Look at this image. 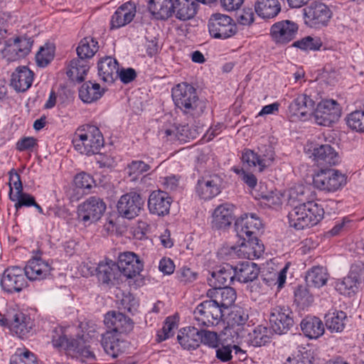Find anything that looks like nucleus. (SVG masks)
I'll return each instance as SVG.
<instances>
[{"mask_svg":"<svg viewBox=\"0 0 364 364\" xmlns=\"http://www.w3.org/2000/svg\"><path fill=\"white\" fill-rule=\"evenodd\" d=\"M171 93L175 105L186 115L198 117L206 109V102L200 100L196 90L186 82L176 85Z\"/></svg>","mask_w":364,"mask_h":364,"instance_id":"f257e3e1","label":"nucleus"},{"mask_svg":"<svg viewBox=\"0 0 364 364\" xmlns=\"http://www.w3.org/2000/svg\"><path fill=\"white\" fill-rule=\"evenodd\" d=\"M293 206L288 214V219L289 225L296 230H303L317 225L324 215L323 207L314 200H308L306 203Z\"/></svg>","mask_w":364,"mask_h":364,"instance_id":"f03ea898","label":"nucleus"},{"mask_svg":"<svg viewBox=\"0 0 364 364\" xmlns=\"http://www.w3.org/2000/svg\"><path fill=\"white\" fill-rule=\"evenodd\" d=\"M73 144L76 151L89 156L98 153L103 146L104 139L100 130L97 127L85 125L76 130Z\"/></svg>","mask_w":364,"mask_h":364,"instance_id":"7ed1b4c3","label":"nucleus"},{"mask_svg":"<svg viewBox=\"0 0 364 364\" xmlns=\"http://www.w3.org/2000/svg\"><path fill=\"white\" fill-rule=\"evenodd\" d=\"M0 323L20 338L27 336L32 331L33 321L30 316L18 308L10 306L6 314L0 318Z\"/></svg>","mask_w":364,"mask_h":364,"instance_id":"20e7f679","label":"nucleus"},{"mask_svg":"<svg viewBox=\"0 0 364 364\" xmlns=\"http://www.w3.org/2000/svg\"><path fill=\"white\" fill-rule=\"evenodd\" d=\"M223 316V310L220 309L211 299L200 303L193 311L194 325L198 327H209L219 324Z\"/></svg>","mask_w":364,"mask_h":364,"instance_id":"39448f33","label":"nucleus"},{"mask_svg":"<svg viewBox=\"0 0 364 364\" xmlns=\"http://www.w3.org/2000/svg\"><path fill=\"white\" fill-rule=\"evenodd\" d=\"M313 182L318 189L327 193H334L346 185V177L337 169H321L314 175Z\"/></svg>","mask_w":364,"mask_h":364,"instance_id":"423d86ee","label":"nucleus"},{"mask_svg":"<svg viewBox=\"0 0 364 364\" xmlns=\"http://www.w3.org/2000/svg\"><path fill=\"white\" fill-rule=\"evenodd\" d=\"M210 35L217 39H227L235 36L237 27L234 20L230 16L221 14H213L208 21Z\"/></svg>","mask_w":364,"mask_h":364,"instance_id":"0eeeda50","label":"nucleus"},{"mask_svg":"<svg viewBox=\"0 0 364 364\" xmlns=\"http://www.w3.org/2000/svg\"><path fill=\"white\" fill-rule=\"evenodd\" d=\"M0 285L9 294L18 293L27 287V277L23 268L18 266L7 267L3 272Z\"/></svg>","mask_w":364,"mask_h":364,"instance_id":"6e6552de","label":"nucleus"},{"mask_svg":"<svg viewBox=\"0 0 364 364\" xmlns=\"http://www.w3.org/2000/svg\"><path fill=\"white\" fill-rule=\"evenodd\" d=\"M106 204L98 197L92 196L79 205L77 218L85 225L97 221L104 214Z\"/></svg>","mask_w":364,"mask_h":364,"instance_id":"1a4fd4ad","label":"nucleus"},{"mask_svg":"<svg viewBox=\"0 0 364 364\" xmlns=\"http://www.w3.org/2000/svg\"><path fill=\"white\" fill-rule=\"evenodd\" d=\"M303 11L305 23L311 28L326 26L332 14L328 6L321 1H313Z\"/></svg>","mask_w":364,"mask_h":364,"instance_id":"9d476101","label":"nucleus"},{"mask_svg":"<svg viewBox=\"0 0 364 364\" xmlns=\"http://www.w3.org/2000/svg\"><path fill=\"white\" fill-rule=\"evenodd\" d=\"M341 114V107L334 100H322L314 112L315 122L321 126H330L338 120Z\"/></svg>","mask_w":364,"mask_h":364,"instance_id":"9b49d317","label":"nucleus"},{"mask_svg":"<svg viewBox=\"0 0 364 364\" xmlns=\"http://www.w3.org/2000/svg\"><path fill=\"white\" fill-rule=\"evenodd\" d=\"M315 102L306 93L298 94L289 106L288 114L291 121L306 120L312 114Z\"/></svg>","mask_w":364,"mask_h":364,"instance_id":"f8f14e48","label":"nucleus"},{"mask_svg":"<svg viewBox=\"0 0 364 364\" xmlns=\"http://www.w3.org/2000/svg\"><path fill=\"white\" fill-rule=\"evenodd\" d=\"M269 322L275 333H286L294 324L292 312L287 306H277L271 309Z\"/></svg>","mask_w":364,"mask_h":364,"instance_id":"ddd939ff","label":"nucleus"},{"mask_svg":"<svg viewBox=\"0 0 364 364\" xmlns=\"http://www.w3.org/2000/svg\"><path fill=\"white\" fill-rule=\"evenodd\" d=\"M144 203L139 194L134 192L128 193L119 199L117 205V211L122 217L131 220L139 215Z\"/></svg>","mask_w":364,"mask_h":364,"instance_id":"4468645a","label":"nucleus"},{"mask_svg":"<svg viewBox=\"0 0 364 364\" xmlns=\"http://www.w3.org/2000/svg\"><path fill=\"white\" fill-rule=\"evenodd\" d=\"M274 156V151L269 146L264 152L259 155L253 150L246 149L242 151L241 159L249 167H258L259 171L262 172L273 164Z\"/></svg>","mask_w":364,"mask_h":364,"instance_id":"2eb2a0df","label":"nucleus"},{"mask_svg":"<svg viewBox=\"0 0 364 364\" xmlns=\"http://www.w3.org/2000/svg\"><path fill=\"white\" fill-rule=\"evenodd\" d=\"M299 30L298 25L289 20L274 23L270 28L272 39L280 44H287L295 38Z\"/></svg>","mask_w":364,"mask_h":364,"instance_id":"dca6fc26","label":"nucleus"},{"mask_svg":"<svg viewBox=\"0 0 364 364\" xmlns=\"http://www.w3.org/2000/svg\"><path fill=\"white\" fill-rule=\"evenodd\" d=\"M262 227L260 219L255 214H244L235 223V228L239 238L254 237Z\"/></svg>","mask_w":364,"mask_h":364,"instance_id":"f3484780","label":"nucleus"},{"mask_svg":"<svg viewBox=\"0 0 364 364\" xmlns=\"http://www.w3.org/2000/svg\"><path fill=\"white\" fill-rule=\"evenodd\" d=\"M241 242L232 249L241 258L255 259L259 258L264 251V245L257 237L240 238Z\"/></svg>","mask_w":364,"mask_h":364,"instance_id":"a211bd4d","label":"nucleus"},{"mask_svg":"<svg viewBox=\"0 0 364 364\" xmlns=\"http://www.w3.org/2000/svg\"><path fill=\"white\" fill-rule=\"evenodd\" d=\"M310 158L318 166H335L339 163L338 153L329 144H318L309 149Z\"/></svg>","mask_w":364,"mask_h":364,"instance_id":"6ab92c4d","label":"nucleus"},{"mask_svg":"<svg viewBox=\"0 0 364 364\" xmlns=\"http://www.w3.org/2000/svg\"><path fill=\"white\" fill-rule=\"evenodd\" d=\"M104 323L107 328L106 333L123 335L133 328L131 319L120 312L109 311L105 316Z\"/></svg>","mask_w":364,"mask_h":364,"instance_id":"aec40b11","label":"nucleus"},{"mask_svg":"<svg viewBox=\"0 0 364 364\" xmlns=\"http://www.w3.org/2000/svg\"><path fill=\"white\" fill-rule=\"evenodd\" d=\"M222 179L216 174L199 178L196 185V193L203 200H210L220 193Z\"/></svg>","mask_w":364,"mask_h":364,"instance_id":"412c9836","label":"nucleus"},{"mask_svg":"<svg viewBox=\"0 0 364 364\" xmlns=\"http://www.w3.org/2000/svg\"><path fill=\"white\" fill-rule=\"evenodd\" d=\"M117 266L126 277L133 278L143 269V264L138 256L132 252H124L118 257Z\"/></svg>","mask_w":364,"mask_h":364,"instance_id":"4be33fe9","label":"nucleus"},{"mask_svg":"<svg viewBox=\"0 0 364 364\" xmlns=\"http://www.w3.org/2000/svg\"><path fill=\"white\" fill-rule=\"evenodd\" d=\"M102 345L106 353L112 358H117L126 351L129 343L122 335L105 333L102 336Z\"/></svg>","mask_w":364,"mask_h":364,"instance_id":"5701e85b","label":"nucleus"},{"mask_svg":"<svg viewBox=\"0 0 364 364\" xmlns=\"http://www.w3.org/2000/svg\"><path fill=\"white\" fill-rule=\"evenodd\" d=\"M28 279L31 281L46 279L51 271L49 262L41 257H33L30 259L23 268Z\"/></svg>","mask_w":364,"mask_h":364,"instance_id":"b1692460","label":"nucleus"},{"mask_svg":"<svg viewBox=\"0 0 364 364\" xmlns=\"http://www.w3.org/2000/svg\"><path fill=\"white\" fill-rule=\"evenodd\" d=\"M136 5L132 1H126L112 16L111 29H117L132 21L136 15Z\"/></svg>","mask_w":364,"mask_h":364,"instance_id":"393cba45","label":"nucleus"},{"mask_svg":"<svg viewBox=\"0 0 364 364\" xmlns=\"http://www.w3.org/2000/svg\"><path fill=\"white\" fill-rule=\"evenodd\" d=\"M171 203V198L166 192L154 191L149 197L148 208L151 213L164 216L169 213Z\"/></svg>","mask_w":364,"mask_h":364,"instance_id":"a878e982","label":"nucleus"},{"mask_svg":"<svg viewBox=\"0 0 364 364\" xmlns=\"http://www.w3.org/2000/svg\"><path fill=\"white\" fill-rule=\"evenodd\" d=\"M207 296L219 306L220 309L224 310L234 304L236 299V292L229 287L211 288L208 290Z\"/></svg>","mask_w":364,"mask_h":364,"instance_id":"bb28decb","label":"nucleus"},{"mask_svg":"<svg viewBox=\"0 0 364 364\" xmlns=\"http://www.w3.org/2000/svg\"><path fill=\"white\" fill-rule=\"evenodd\" d=\"M247 319L248 315L244 310H232L228 316L227 331L235 333L237 338L244 337L247 331L245 328Z\"/></svg>","mask_w":364,"mask_h":364,"instance_id":"cd10ccee","label":"nucleus"},{"mask_svg":"<svg viewBox=\"0 0 364 364\" xmlns=\"http://www.w3.org/2000/svg\"><path fill=\"white\" fill-rule=\"evenodd\" d=\"M33 81V73L26 66L18 67L11 77V85L17 92H25Z\"/></svg>","mask_w":364,"mask_h":364,"instance_id":"c85d7f7f","label":"nucleus"},{"mask_svg":"<svg viewBox=\"0 0 364 364\" xmlns=\"http://www.w3.org/2000/svg\"><path fill=\"white\" fill-rule=\"evenodd\" d=\"M100 77L105 82L112 83L119 75V64L115 58L106 56L101 58L97 65Z\"/></svg>","mask_w":364,"mask_h":364,"instance_id":"c756f323","label":"nucleus"},{"mask_svg":"<svg viewBox=\"0 0 364 364\" xmlns=\"http://www.w3.org/2000/svg\"><path fill=\"white\" fill-rule=\"evenodd\" d=\"M33 41L26 36L10 39L7 45V51L11 55L14 60L26 57L30 52Z\"/></svg>","mask_w":364,"mask_h":364,"instance_id":"7c9ffc66","label":"nucleus"},{"mask_svg":"<svg viewBox=\"0 0 364 364\" xmlns=\"http://www.w3.org/2000/svg\"><path fill=\"white\" fill-rule=\"evenodd\" d=\"M235 279L234 269L232 265L226 264L217 272H213L208 278V284L213 288L228 287Z\"/></svg>","mask_w":364,"mask_h":364,"instance_id":"2f4dec72","label":"nucleus"},{"mask_svg":"<svg viewBox=\"0 0 364 364\" xmlns=\"http://www.w3.org/2000/svg\"><path fill=\"white\" fill-rule=\"evenodd\" d=\"M235 206L228 203L218 205L213 213L212 223L218 229L228 227L233 219V210Z\"/></svg>","mask_w":364,"mask_h":364,"instance_id":"473e14b6","label":"nucleus"},{"mask_svg":"<svg viewBox=\"0 0 364 364\" xmlns=\"http://www.w3.org/2000/svg\"><path fill=\"white\" fill-rule=\"evenodd\" d=\"M177 339L183 349L195 350L200 346L199 330L195 326L185 327L178 332Z\"/></svg>","mask_w":364,"mask_h":364,"instance_id":"72a5a7b5","label":"nucleus"},{"mask_svg":"<svg viewBox=\"0 0 364 364\" xmlns=\"http://www.w3.org/2000/svg\"><path fill=\"white\" fill-rule=\"evenodd\" d=\"M235 279L247 283L255 279L259 274V269L255 263L249 261L241 262L233 267Z\"/></svg>","mask_w":364,"mask_h":364,"instance_id":"f704fd0d","label":"nucleus"},{"mask_svg":"<svg viewBox=\"0 0 364 364\" xmlns=\"http://www.w3.org/2000/svg\"><path fill=\"white\" fill-rule=\"evenodd\" d=\"M301 328L304 334L311 339L319 338L325 331L322 321L316 316H307L304 318L301 323Z\"/></svg>","mask_w":364,"mask_h":364,"instance_id":"c9c22d12","label":"nucleus"},{"mask_svg":"<svg viewBox=\"0 0 364 364\" xmlns=\"http://www.w3.org/2000/svg\"><path fill=\"white\" fill-rule=\"evenodd\" d=\"M360 283L358 274L350 271L346 277L336 282V289L341 294L350 296L358 291Z\"/></svg>","mask_w":364,"mask_h":364,"instance_id":"e433bc0d","label":"nucleus"},{"mask_svg":"<svg viewBox=\"0 0 364 364\" xmlns=\"http://www.w3.org/2000/svg\"><path fill=\"white\" fill-rule=\"evenodd\" d=\"M148 9L156 19L166 20L173 15L174 1H149Z\"/></svg>","mask_w":364,"mask_h":364,"instance_id":"4c0bfd02","label":"nucleus"},{"mask_svg":"<svg viewBox=\"0 0 364 364\" xmlns=\"http://www.w3.org/2000/svg\"><path fill=\"white\" fill-rule=\"evenodd\" d=\"M199 1H174L173 15L181 21H187L195 16Z\"/></svg>","mask_w":364,"mask_h":364,"instance_id":"58836bf2","label":"nucleus"},{"mask_svg":"<svg viewBox=\"0 0 364 364\" xmlns=\"http://www.w3.org/2000/svg\"><path fill=\"white\" fill-rule=\"evenodd\" d=\"M346 314L343 311L334 310L325 316L326 328L331 332H342L346 326Z\"/></svg>","mask_w":364,"mask_h":364,"instance_id":"ea45409f","label":"nucleus"},{"mask_svg":"<svg viewBox=\"0 0 364 364\" xmlns=\"http://www.w3.org/2000/svg\"><path fill=\"white\" fill-rule=\"evenodd\" d=\"M97 274L100 281L108 284L116 278L119 269L117 264L111 259L100 262L97 267Z\"/></svg>","mask_w":364,"mask_h":364,"instance_id":"a19ab883","label":"nucleus"},{"mask_svg":"<svg viewBox=\"0 0 364 364\" xmlns=\"http://www.w3.org/2000/svg\"><path fill=\"white\" fill-rule=\"evenodd\" d=\"M89 63L87 60L77 58L70 61L67 75L73 80L82 81L89 70Z\"/></svg>","mask_w":364,"mask_h":364,"instance_id":"79ce46f5","label":"nucleus"},{"mask_svg":"<svg viewBox=\"0 0 364 364\" xmlns=\"http://www.w3.org/2000/svg\"><path fill=\"white\" fill-rule=\"evenodd\" d=\"M259 188L258 199L261 200L262 205L272 208H277L282 205L283 195L279 191H268L263 184H260Z\"/></svg>","mask_w":364,"mask_h":364,"instance_id":"37998d69","label":"nucleus"},{"mask_svg":"<svg viewBox=\"0 0 364 364\" xmlns=\"http://www.w3.org/2000/svg\"><path fill=\"white\" fill-rule=\"evenodd\" d=\"M103 92L97 83L86 82L79 89V97L85 103H91L99 100Z\"/></svg>","mask_w":364,"mask_h":364,"instance_id":"c03bdc74","label":"nucleus"},{"mask_svg":"<svg viewBox=\"0 0 364 364\" xmlns=\"http://www.w3.org/2000/svg\"><path fill=\"white\" fill-rule=\"evenodd\" d=\"M328 277V272L325 267L316 266L307 272L306 282L309 287L320 288L326 284Z\"/></svg>","mask_w":364,"mask_h":364,"instance_id":"a18cd8bd","label":"nucleus"},{"mask_svg":"<svg viewBox=\"0 0 364 364\" xmlns=\"http://www.w3.org/2000/svg\"><path fill=\"white\" fill-rule=\"evenodd\" d=\"M255 12L263 18H272L281 11L279 1H257L255 6Z\"/></svg>","mask_w":364,"mask_h":364,"instance_id":"49530a36","label":"nucleus"},{"mask_svg":"<svg viewBox=\"0 0 364 364\" xmlns=\"http://www.w3.org/2000/svg\"><path fill=\"white\" fill-rule=\"evenodd\" d=\"M272 334L270 328L264 326H258L252 333H248L249 342L255 347L264 346L270 341Z\"/></svg>","mask_w":364,"mask_h":364,"instance_id":"de8ad7c7","label":"nucleus"},{"mask_svg":"<svg viewBox=\"0 0 364 364\" xmlns=\"http://www.w3.org/2000/svg\"><path fill=\"white\" fill-rule=\"evenodd\" d=\"M98 42L92 37L82 39L77 48L79 58L87 60L91 58L98 50Z\"/></svg>","mask_w":364,"mask_h":364,"instance_id":"09e8293b","label":"nucleus"},{"mask_svg":"<svg viewBox=\"0 0 364 364\" xmlns=\"http://www.w3.org/2000/svg\"><path fill=\"white\" fill-rule=\"evenodd\" d=\"M48 337L55 348L68 346L69 339L66 335V329L60 325L55 324L51 326Z\"/></svg>","mask_w":364,"mask_h":364,"instance_id":"8fccbe9b","label":"nucleus"},{"mask_svg":"<svg viewBox=\"0 0 364 364\" xmlns=\"http://www.w3.org/2000/svg\"><path fill=\"white\" fill-rule=\"evenodd\" d=\"M151 168L150 166L143 161L134 160L127 164L125 168L126 174L130 178V181H135L140 176Z\"/></svg>","mask_w":364,"mask_h":364,"instance_id":"3c124183","label":"nucleus"},{"mask_svg":"<svg viewBox=\"0 0 364 364\" xmlns=\"http://www.w3.org/2000/svg\"><path fill=\"white\" fill-rule=\"evenodd\" d=\"M10 364H38L36 355L28 349L18 348L11 357Z\"/></svg>","mask_w":364,"mask_h":364,"instance_id":"603ef678","label":"nucleus"},{"mask_svg":"<svg viewBox=\"0 0 364 364\" xmlns=\"http://www.w3.org/2000/svg\"><path fill=\"white\" fill-rule=\"evenodd\" d=\"M255 11L252 6L245 5L242 3L235 14L237 22L240 25L250 26L255 21Z\"/></svg>","mask_w":364,"mask_h":364,"instance_id":"864d4df0","label":"nucleus"},{"mask_svg":"<svg viewBox=\"0 0 364 364\" xmlns=\"http://www.w3.org/2000/svg\"><path fill=\"white\" fill-rule=\"evenodd\" d=\"M323 45L320 37L306 36L299 41H295L293 46L302 50H318Z\"/></svg>","mask_w":364,"mask_h":364,"instance_id":"5fc2aeb1","label":"nucleus"},{"mask_svg":"<svg viewBox=\"0 0 364 364\" xmlns=\"http://www.w3.org/2000/svg\"><path fill=\"white\" fill-rule=\"evenodd\" d=\"M310 190L309 188L303 185H297L290 188L289 191V203L291 205H295L294 202L298 201L299 203H306L309 200V193Z\"/></svg>","mask_w":364,"mask_h":364,"instance_id":"6e6d98bb","label":"nucleus"},{"mask_svg":"<svg viewBox=\"0 0 364 364\" xmlns=\"http://www.w3.org/2000/svg\"><path fill=\"white\" fill-rule=\"evenodd\" d=\"M9 198L14 203V207L18 210L23 207H31L34 204L35 198L23 191L20 193H9Z\"/></svg>","mask_w":364,"mask_h":364,"instance_id":"4d7b16f0","label":"nucleus"},{"mask_svg":"<svg viewBox=\"0 0 364 364\" xmlns=\"http://www.w3.org/2000/svg\"><path fill=\"white\" fill-rule=\"evenodd\" d=\"M232 350H235V353H241L242 355H245V352L240 348L236 345H226V346H222L220 347H218L216 352H215V356L216 358L220 360L221 362L226 363L230 361L232 358Z\"/></svg>","mask_w":364,"mask_h":364,"instance_id":"13d9d810","label":"nucleus"},{"mask_svg":"<svg viewBox=\"0 0 364 364\" xmlns=\"http://www.w3.org/2000/svg\"><path fill=\"white\" fill-rule=\"evenodd\" d=\"M54 57V47L50 44H46L41 47L36 55V63L41 67L46 66Z\"/></svg>","mask_w":364,"mask_h":364,"instance_id":"bf43d9fd","label":"nucleus"},{"mask_svg":"<svg viewBox=\"0 0 364 364\" xmlns=\"http://www.w3.org/2000/svg\"><path fill=\"white\" fill-rule=\"evenodd\" d=\"M347 124L353 130L364 132V111H355L347 117Z\"/></svg>","mask_w":364,"mask_h":364,"instance_id":"052dcab7","label":"nucleus"},{"mask_svg":"<svg viewBox=\"0 0 364 364\" xmlns=\"http://www.w3.org/2000/svg\"><path fill=\"white\" fill-rule=\"evenodd\" d=\"M200 343H203L210 348H216L219 346L220 339L217 333L210 331H199Z\"/></svg>","mask_w":364,"mask_h":364,"instance_id":"680f3d73","label":"nucleus"},{"mask_svg":"<svg viewBox=\"0 0 364 364\" xmlns=\"http://www.w3.org/2000/svg\"><path fill=\"white\" fill-rule=\"evenodd\" d=\"M312 355L310 351L304 350L298 351L292 357H289L286 364H311Z\"/></svg>","mask_w":364,"mask_h":364,"instance_id":"e2e57ef3","label":"nucleus"},{"mask_svg":"<svg viewBox=\"0 0 364 364\" xmlns=\"http://www.w3.org/2000/svg\"><path fill=\"white\" fill-rule=\"evenodd\" d=\"M74 183L78 188L90 190L95 181L90 174L82 172L75 176Z\"/></svg>","mask_w":364,"mask_h":364,"instance_id":"0e129e2a","label":"nucleus"},{"mask_svg":"<svg viewBox=\"0 0 364 364\" xmlns=\"http://www.w3.org/2000/svg\"><path fill=\"white\" fill-rule=\"evenodd\" d=\"M9 193H20L23 191V185L20 175L15 169H11L9 173Z\"/></svg>","mask_w":364,"mask_h":364,"instance_id":"69168bd1","label":"nucleus"},{"mask_svg":"<svg viewBox=\"0 0 364 364\" xmlns=\"http://www.w3.org/2000/svg\"><path fill=\"white\" fill-rule=\"evenodd\" d=\"M138 301L130 294L124 295L121 300V309L134 314L138 307Z\"/></svg>","mask_w":364,"mask_h":364,"instance_id":"338daca9","label":"nucleus"},{"mask_svg":"<svg viewBox=\"0 0 364 364\" xmlns=\"http://www.w3.org/2000/svg\"><path fill=\"white\" fill-rule=\"evenodd\" d=\"M176 275L178 280L183 284L193 282L197 278V274L188 267L181 268Z\"/></svg>","mask_w":364,"mask_h":364,"instance_id":"774afa93","label":"nucleus"}]
</instances>
